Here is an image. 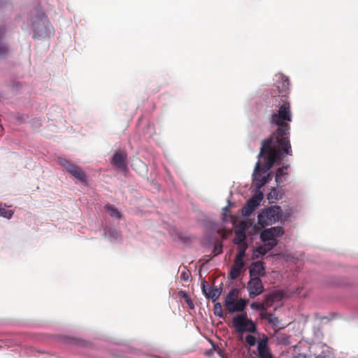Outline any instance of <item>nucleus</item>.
Segmentation results:
<instances>
[{
	"label": "nucleus",
	"instance_id": "f257e3e1",
	"mask_svg": "<svg viewBox=\"0 0 358 358\" xmlns=\"http://www.w3.org/2000/svg\"><path fill=\"white\" fill-rule=\"evenodd\" d=\"M272 106L278 108L273 110L270 117V122L278 126L275 132L265 140H271V145L281 149L284 153L292 155V150L289 141V122L292 115L290 103L287 98L275 97L270 101Z\"/></svg>",
	"mask_w": 358,
	"mask_h": 358
},
{
	"label": "nucleus",
	"instance_id": "f03ea898",
	"mask_svg": "<svg viewBox=\"0 0 358 358\" xmlns=\"http://www.w3.org/2000/svg\"><path fill=\"white\" fill-rule=\"evenodd\" d=\"M271 140H264L262 142L258 157L264 158L265 164L262 166L258 160L252 174V183L258 191L271 180V174L268 172L271 168L275 164H280L285 155H287L281 149L271 146Z\"/></svg>",
	"mask_w": 358,
	"mask_h": 358
},
{
	"label": "nucleus",
	"instance_id": "7ed1b4c3",
	"mask_svg": "<svg viewBox=\"0 0 358 358\" xmlns=\"http://www.w3.org/2000/svg\"><path fill=\"white\" fill-rule=\"evenodd\" d=\"M238 295L239 289L233 288L225 297L224 306L229 313L243 312L248 305V300L243 299H238Z\"/></svg>",
	"mask_w": 358,
	"mask_h": 358
},
{
	"label": "nucleus",
	"instance_id": "20e7f679",
	"mask_svg": "<svg viewBox=\"0 0 358 358\" xmlns=\"http://www.w3.org/2000/svg\"><path fill=\"white\" fill-rule=\"evenodd\" d=\"M282 218V212L280 206H274L266 208L258 215V224L262 227L272 225Z\"/></svg>",
	"mask_w": 358,
	"mask_h": 358
},
{
	"label": "nucleus",
	"instance_id": "39448f33",
	"mask_svg": "<svg viewBox=\"0 0 358 358\" xmlns=\"http://www.w3.org/2000/svg\"><path fill=\"white\" fill-rule=\"evenodd\" d=\"M232 324L238 333H255L257 331L256 324L248 318L246 313L234 317Z\"/></svg>",
	"mask_w": 358,
	"mask_h": 358
},
{
	"label": "nucleus",
	"instance_id": "423d86ee",
	"mask_svg": "<svg viewBox=\"0 0 358 358\" xmlns=\"http://www.w3.org/2000/svg\"><path fill=\"white\" fill-rule=\"evenodd\" d=\"M58 162L59 165L63 166L68 173L75 178L78 179L80 182H86V176L79 166L63 158H59L58 159Z\"/></svg>",
	"mask_w": 358,
	"mask_h": 358
},
{
	"label": "nucleus",
	"instance_id": "0eeeda50",
	"mask_svg": "<svg viewBox=\"0 0 358 358\" xmlns=\"http://www.w3.org/2000/svg\"><path fill=\"white\" fill-rule=\"evenodd\" d=\"M275 87L278 94L276 95L275 90L274 92L272 94L273 98L280 97L287 98L288 99L287 94L289 93V78L284 75H280L279 76L278 80L276 83Z\"/></svg>",
	"mask_w": 358,
	"mask_h": 358
},
{
	"label": "nucleus",
	"instance_id": "6e6552de",
	"mask_svg": "<svg viewBox=\"0 0 358 358\" xmlns=\"http://www.w3.org/2000/svg\"><path fill=\"white\" fill-rule=\"evenodd\" d=\"M46 22H48L47 17L42 14L40 15L37 20H34L33 22V29H34V38H41L46 35L47 33V27Z\"/></svg>",
	"mask_w": 358,
	"mask_h": 358
},
{
	"label": "nucleus",
	"instance_id": "1a4fd4ad",
	"mask_svg": "<svg viewBox=\"0 0 358 358\" xmlns=\"http://www.w3.org/2000/svg\"><path fill=\"white\" fill-rule=\"evenodd\" d=\"M247 289L250 298H255L261 294L264 291V285L259 277L250 278L248 282Z\"/></svg>",
	"mask_w": 358,
	"mask_h": 358
},
{
	"label": "nucleus",
	"instance_id": "9d476101",
	"mask_svg": "<svg viewBox=\"0 0 358 358\" xmlns=\"http://www.w3.org/2000/svg\"><path fill=\"white\" fill-rule=\"evenodd\" d=\"M284 234V230L281 227H271L265 229L260 234V238L263 242L267 241H276V238L280 237Z\"/></svg>",
	"mask_w": 358,
	"mask_h": 358
},
{
	"label": "nucleus",
	"instance_id": "9b49d317",
	"mask_svg": "<svg viewBox=\"0 0 358 358\" xmlns=\"http://www.w3.org/2000/svg\"><path fill=\"white\" fill-rule=\"evenodd\" d=\"M127 154L123 151H119L114 154L111 163L119 169L127 168Z\"/></svg>",
	"mask_w": 358,
	"mask_h": 358
},
{
	"label": "nucleus",
	"instance_id": "f8f14e48",
	"mask_svg": "<svg viewBox=\"0 0 358 358\" xmlns=\"http://www.w3.org/2000/svg\"><path fill=\"white\" fill-rule=\"evenodd\" d=\"M247 224L245 222H242L240 223L238 228L235 231V237L234 238V243L236 245L245 244L246 234L245 229Z\"/></svg>",
	"mask_w": 358,
	"mask_h": 358
},
{
	"label": "nucleus",
	"instance_id": "ddd939ff",
	"mask_svg": "<svg viewBox=\"0 0 358 358\" xmlns=\"http://www.w3.org/2000/svg\"><path fill=\"white\" fill-rule=\"evenodd\" d=\"M245 266L243 259L235 257L234 262L229 272V277L232 280H235L239 277L242 269Z\"/></svg>",
	"mask_w": 358,
	"mask_h": 358
},
{
	"label": "nucleus",
	"instance_id": "4468645a",
	"mask_svg": "<svg viewBox=\"0 0 358 358\" xmlns=\"http://www.w3.org/2000/svg\"><path fill=\"white\" fill-rule=\"evenodd\" d=\"M250 278L260 277L265 275V267L262 262H253L249 268Z\"/></svg>",
	"mask_w": 358,
	"mask_h": 358
},
{
	"label": "nucleus",
	"instance_id": "2eb2a0df",
	"mask_svg": "<svg viewBox=\"0 0 358 358\" xmlns=\"http://www.w3.org/2000/svg\"><path fill=\"white\" fill-rule=\"evenodd\" d=\"M257 351L259 358H273L267 345V339L262 340L258 343Z\"/></svg>",
	"mask_w": 358,
	"mask_h": 358
},
{
	"label": "nucleus",
	"instance_id": "dca6fc26",
	"mask_svg": "<svg viewBox=\"0 0 358 358\" xmlns=\"http://www.w3.org/2000/svg\"><path fill=\"white\" fill-rule=\"evenodd\" d=\"M264 198V194L262 192L258 191L256 192L251 199H250L247 203L253 209H256L260 204V202Z\"/></svg>",
	"mask_w": 358,
	"mask_h": 358
},
{
	"label": "nucleus",
	"instance_id": "f3484780",
	"mask_svg": "<svg viewBox=\"0 0 358 358\" xmlns=\"http://www.w3.org/2000/svg\"><path fill=\"white\" fill-rule=\"evenodd\" d=\"M262 319L266 320L269 324L276 326L278 322V318L271 313H262L260 314Z\"/></svg>",
	"mask_w": 358,
	"mask_h": 358
},
{
	"label": "nucleus",
	"instance_id": "a211bd4d",
	"mask_svg": "<svg viewBox=\"0 0 358 358\" xmlns=\"http://www.w3.org/2000/svg\"><path fill=\"white\" fill-rule=\"evenodd\" d=\"M289 167V165H286L278 169L275 174V181L278 185H280L283 182L282 177L287 175L286 171Z\"/></svg>",
	"mask_w": 358,
	"mask_h": 358
},
{
	"label": "nucleus",
	"instance_id": "6ab92c4d",
	"mask_svg": "<svg viewBox=\"0 0 358 358\" xmlns=\"http://www.w3.org/2000/svg\"><path fill=\"white\" fill-rule=\"evenodd\" d=\"M221 292V288L213 287L211 288L208 293H206V296L211 299L213 301H215L220 297Z\"/></svg>",
	"mask_w": 358,
	"mask_h": 358
},
{
	"label": "nucleus",
	"instance_id": "aec40b11",
	"mask_svg": "<svg viewBox=\"0 0 358 358\" xmlns=\"http://www.w3.org/2000/svg\"><path fill=\"white\" fill-rule=\"evenodd\" d=\"M13 215V211L6 208V206L0 204V216L10 219Z\"/></svg>",
	"mask_w": 358,
	"mask_h": 358
},
{
	"label": "nucleus",
	"instance_id": "412c9836",
	"mask_svg": "<svg viewBox=\"0 0 358 358\" xmlns=\"http://www.w3.org/2000/svg\"><path fill=\"white\" fill-rule=\"evenodd\" d=\"M105 208L108 212L110 216L117 218H120L121 217L120 212L114 206L108 204L106 206Z\"/></svg>",
	"mask_w": 358,
	"mask_h": 358
},
{
	"label": "nucleus",
	"instance_id": "4be33fe9",
	"mask_svg": "<svg viewBox=\"0 0 358 358\" xmlns=\"http://www.w3.org/2000/svg\"><path fill=\"white\" fill-rule=\"evenodd\" d=\"M2 38L3 34H0V57H6L9 52V49L8 46L3 42Z\"/></svg>",
	"mask_w": 358,
	"mask_h": 358
},
{
	"label": "nucleus",
	"instance_id": "5701e85b",
	"mask_svg": "<svg viewBox=\"0 0 358 358\" xmlns=\"http://www.w3.org/2000/svg\"><path fill=\"white\" fill-rule=\"evenodd\" d=\"M247 248H248L247 243L238 245V252L236 257L240 258V259H244V257L245 256V251H246Z\"/></svg>",
	"mask_w": 358,
	"mask_h": 358
},
{
	"label": "nucleus",
	"instance_id": "b1692460",
	"mask_svg": "<svg viewBox=\"0 0 358 358\" xmlns=\"http://www.w3.org/2000/svg\"><path fill=\"white\" fill-rule=\"evenodd\" d=\"M214 314L219 317H223V310L222 306L220 303L217 302L214 305Z\"/></svg>",
	"mask_w": 358,
	"mask_h": 358
},
{
	"label": "nucleus",
	"instance_id": "393cba45",
	"mask_svg": "<svg viewBox=\"0 0 358 358\" xmlns=\"http://www.w3.org/2000/svg\"><path fill=\"white\" fill-rule=\"evenodd\" d=\"M253 211H255V209H253V208H252L250 206H249L247 203L242 208V210H241L242 215L244 217H249L252 213Z\"/></svg>",
	"mask_w": 358,
	"mask_h": 358
},
{
	"label": "nucleus",
	"instance_id": "a878e982",
	"mask_svg": "<svg viewBox=\"0 0 358 358\" xmlns=\"http://www.w3.org/2000/svg\"><path fill=\"white\" fill-rule=\"evenodd\" d=\"M253 211H255V209H253V208H252L250 206H249L247 203L242 208V210H241L242 215L244 217H249L252 213Z\"/></svg>",
	"mask_w": 358,
	"mask_h": 358
},
{
	"label": "nucleus",
	"instance_id": "bb28decb",
	"mask_svg": "<svg viewBox=\"0 0 358 358\" xmlns=\"http://www.w3.org/2000/svg\"><path fill=\"white\" fill-rule=\"evenodd\" d=\"M269 250H267V248L264 246V245H261L259 247H257L255 250V252H254V256H255V257H258V255H266Z\"/></svg>",
	"mask_w": 358,
	"mask_h": 358
},
{
	"label": "nucleus",
	"instance_id": "cd10ccee",
	"mask_svg": "<svg viewBox=\"0 0 358 358\" xmlns=\"http://www.w3.org/2000/svg\"><path fill=\"white\" fill-rule=\"evenodd\" d=\"M250 307L253 310H264L265 307L264 303H257V302H252L250 304Z\"/></svg>",
	"mask_w": 358,
	"mask_h": 358
},
{
	"label": "nucleus",
	"instance_id": "c85d7f7f",
	"mask_svg": "<svg viewBox=\"0 0 358 358\" xmlns=\"http://www.w3.org/2000/svg\"><path fill=\"white\" fill-rule=\"evenodd\" d=\"M245 341L249 345L254 346L256 343V338L254 336L248 335L245 337Z\"/></svg>",
	"mask_w": 358,
	"mask_h": 358
},
{
	"label": "nucleus",
	"instance_id": "c756f323",
	"mask_svg": "<svg viewBox=\"0 0 358 358\" xmlns=\"http://www.w3.org/2000/svg\"><path fill=\"white\" fill-rule=\"evenodd\" d=\"M264 243V245L268 250H272L277 245V241H267Z\"/></svg>",
	"mask_w": 358,
	"mask_h": 358
},
{
	"label": "nucleus",
	"instance_id": "7c9ffc66",
	"mask_svg": "<svg viewBox=\"0 0 358 358\" xmlns=\"http://www.w3.org/2000/svg\"><path fill=\"white\" fill-rule=\"evenodd\" d=\"M278 199V191L273 188L268 195V199Z\"/></svg>",
	"mask_w": 358,
	"mask_h": 358
},
{
	"label": "nucleus",
	"instance_id": "2f4dec72",
	"mask_svg": "<svg viewBox=\"0 0 358 358\" xmlns=\"http://www.w3.org/2000/svg\"><path fill=\"white\" fill-rule=\"evenodd\" d=\"M222 252V245H220L219 247L215 246L214 250H213V252H214L215 255L220 254Z\"/></svg>",
	"mask_w": 358,
	"mask_h": 358
},
{
	"label": "nucleus",
	"instance_id": "473e14b6",
	"mask_svg": "<svg viewBox=\"0 0 358 358\" xmlns=\"http://www.w3.org/2000/svg\"><path fill=\"white\" fill-rule=\"evenodd\" d=\"M180 278L185 281L188 280V279H189L188 273L185 272V271L182 272V273L180 275Z\"/></svg>",
	"mask_w": 358,
	"mask_h": 358
},
{
	"label": "nucleus",
	"instance_id": "72a5a7b5",
	"mask_svg": "<svg viewBox=\"0 0 358 358\" xmlns=\"http://www.w3.org/2000/svg\"><path fill=\"white\" fill-rule=\"evenodd\" d=\"M315 358H324V357L320 355V356H318V357H317Z\"/></svg>",
	"mask_w": 358,
	"mask_h": 358
},
{
	"label": "nucleus",
	"instance_id": "f704fd0d",
	"mask_svg": "<svg viewBox=\"0 0 358 358\" xmlns=\"http://www.w3.org/2000/svg\"><path fill=\"white\" fill-rule=\"evenodd\" d=\"M189 306L190 308H192V306H191V304H189Z\"/></svg>",
	"mask_w": 358,
	"mask_h": 358
},
{
	"label": "nucleus",
	"instance_id": "c9c22d12",
	"mask_svg": "<svg viewBox=\"0 0 358 358\" xmlns=\"http://www.w3.org/2000/svg\"><path fill=\"white\" fill-rule=\"evenodd\" d=\"M189 306L190 308H192V306H191V304H189Z\"/></svg>",
	"mask_w": 358,
	"mask_h": 358
},
{
	"label": "nucleus",
	"instance_id": "e433bc0d",
	"mask_svg": "<svg viewBox=\"0 0 358 358\" xmlns=\"http://www.w3.org/2000/svg\"><path fill=\"white\" fill-rule=\"evenodd\" d=\"M189 306L190 308H192V306H191V304H189Z\"/></svg>",
	"mask_w": 358,
	"mask_h": 358
},
{
	"label": "nucleus",
	"instance_id": "4c0bfd02",
	"mask_svg": "<svg viewBox=\"0 0 358 358\" xmlns=\"http://www.w3.org/2000/svg\"><path fill=\"white\" fill-rule=\"evenodd\" d=\"M251 358H255V357H251Z\"/></svg>",
	"mask_w": 358,
	"mask_h": 358
}]
</instances>
